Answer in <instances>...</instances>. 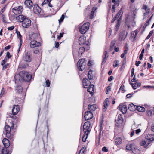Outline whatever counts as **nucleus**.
<instances>
[{"label":"nucleus","instance_id":"bf43d9fd","mask_svg":"<svg viewBox=\"0 0 154 154\" xmlns=\"http://www.w3.org/2000/svg\"><path fill=\"white\" fill-rule=\"evenodd\" d=\"M51 0H45L42 4V5H43L44 4H45L46 3L49 2H50Z\"/></svg>","mask_w":154,"mask_h":154},{"label":"nucleus","instance_id":"5701e85b","mask_svg":"<svg viewBox=\"0 0 154 154\" xmlns=\"http://www.w3.org/2000/svg\"><path fill=\"white\" fill-rule=\"evenodd\" d=\"M130 84L134 90L136 89L137 87H139L141 86L140 83L137 82H136L134 84L132 83H130Z\"/></svg>","mask_w":154,"mask_h":154},{"label":"nucleus","instance_id":"473e14b6","mask_svg":"<svg viewBox=\"0 0 154 154\" xmlns=\"http://www.w3.org/2000/svg\"><path fill=\"white\" fill-rule=\"evenodd\" d=\"M132 152L134 154H140V151L135 146Z\"/></svg>","mask_w":154,"mask_h":154},{"label":"nucleus","instance_id":"9b49d317","mask_svg":"<svg viewBox=\"0 0 154 154\" xmlns=\"http://www.w3.org/2000/svg\"><path fill=\"white\" fill-rule=\"evenodd\" d=\"M26 7L29 9L31 8L33 6V2L31 0H26L24 2Z\"/></svg>","mask_w":154,"mask_h":154},{"label":"nucleus","instance_id":"a878e982","mask_svg":"<svg viewBox=\"0 0 154 154\" xmlns=\"http://www.w3.org/2000/svg\"><path fill=\"white\" fill-rule=\"evenodd\" d=\"M136 106H136L133 103H131L129 105L128 108L130 111H133V110L136 109Z\"/></svg>","mask_w":154,"mask_h":154},{"label":"nucleus","instance_id":"c03bdc74","mask_svg":"<svg viewBox=\"0 0 154 154\" xmlns=\"http://www.w3.org/2000/svg\"><path fill=\"white\" fill-rule=\"evenodd\" d=\"M131 35L133 38H135L137 35V32L135 31L132 32L131 33Z\"/></svg>","mask_w":154,"mask_h":154},{"label":"nucleus","instance_id":"79ce46f5","mask_svg":"<svg viewBox=\"0 0 154 154\" xmlns=\"http://www.w3.org/2000/svg\"><path fill=\"white\" fill-rule=\"evenodd\" d=\"M86 149V148L85 147H82L80 150L79 154H83L85 151Z\"/></svg>","mask_w":154,"mask_h":154},{"label":"nucleus","instance_id":"7c9ffc66","mask_svg":"<svg viewBox=\"0 0 154 154\" xmlns=\"http://www.w3.org/2000/svg\"><path fill=\"white\" fill-rule=\"evenodd\" d=\"M85 51V48L83 47H81L79 49L78 52V55L79 56L81 55Z\"/></svg>","mask_w":154,"mask_h":154},{"label":"nucleus","instance_id":"8fccbe9b","mask_svg":"<svg viewBox=\"0 0 154 154\" xmlns=\"http://www.w3.org/2000/svg\"><path fill=\"white\" fill-rule=\"evenodd\" d=\"M33 51L35 54H38L39 52V50L38 48H35L33 49Z\"/></svg>","mask_w":154,"mask_h":154},{"label":"nucleus","instance_id":"a211bd4d","mask_svg":"<svg viewBox=\"0 0 154 154\" xmlns=\"http://www.w3.org/2000/svg\"><path fill=\"white\" fill-rule=\"evenodd\" d=\"M146 139L149 141V143H150V142L154 140V135L153 134H148L145 137Z\"/></svg>","mask_w":154,"mask_h":154},{"label":"nucleus","instance_id":"cd10ccee","mask_svg":"<svg viewBox=\"0 0 154 154\" xmlns=\"http://www.w3.org/2000/svg\"><path fill=\"white\" fill-rule=\"evenodd\" d=\"M126 35H125V33L124 32H122L121 33L119 37V40H124L126 38Z\"/></svg>","mask_w":154,"mask_h":154},{"label":"nucleus","instance_id":"a19ab883","mask_svg":"<svg viewBox=\"0 0 154 154\" xmlns=\"http://www.w3.org/2000/svg\"><path fill=\"white\" fill-rule=\"evenodd\" d=\"M38 35L37 33H34L32 35L33 39H36L38 37Z\"/></svg>","mask_w":154,"mask_h":154},{"label":"nucleus","instance_id":"e2e57ef3","mask_svg":"<svg viewBox=\"0 0 154 154\" xmlns=\"http://www.w3.org/2000/svg\"><path fill=\"white\" fill-rule=\"evenodd\" d=\"M133 94V93H131L129 94H127L126 95V97L128 98H131L132 96V95Z\"/></svg>","mask_w":154,"mask_h":154},{"label":"nucleus","instance_id":"09e8293b","mask_svg":"<svg viewBox=\"0 0 154 154\" xmlns=\"http://www.w3.org/2000/svg\"><path fill=\"white\" fill-rule=\"evenodd\" d=\"M153 33V31L152 30V31H150V32L149 33V35L146 37V39H149L150 38V36H151V35Z\"/></svg>","mask_w":154,"mask_h":154},{"label":"nucleus","instance_id":"bb28decb","mask_svg":"<svg viewBox=\"0 0 154 154\" xmlns=\"http://www.w3.org/2000/svg\"><path fill=\"white\" fill-rule=\"evenodd\" d=\"M115 144L116 145H120L122 143V139L120 137H117L115 140Z\"/></svg>","mask_w":154,"mask_h":154},{"label":"nucleus","instance_id":"20e7f679","mask_svg":"<svg viewBox=\"0 0 154 154\" xmlns=\"http://www.w3.org/2000/svg\"><path fill=\"white\" fill-rule=\"evenodd\" d=\"M11 128L8 125H6L5 127L4 133H5L6 137L9 139H11L14 137V135L11 133Z\"/></svg>","mask_w":154,"mask_h":154},{"label":"nucleus","instance_id":"052dcab7","mask_svg":"<svg viewBox=\"0 0 154 154\" xmlns=\"http://www.w3.org/2000/svg\"><path fill=\"white\" fill-rule=\"evenodd\" d=\"M102 151L105 152H107L108 151V150L106 147L104 146L102 148Z\"/></svg>","mask_w":154,"mask_h":154},{"label":"nucleus","instance_id":"412c9836","mask_svg":"<svg viewBox=\"0 0 154 154\" xmlns=\"http://www.w3.org/2000/svg\"><path fill=\"white\" fill-rule=\"evenodd\" d=\"M26 17L22 15H20L16 17L17 20L20 22H23L25 19H26Z\"/></svg>","mask_w":154,"mask_h":154},{"label":"nucleus","instance_id":"de8ad7c7","mask_svg":"<svg viewBox=\"0 0 154 154\" xmlns=\"http://www.w3.org/2000/svg\"><path fill=\"white\" fill-rule=\"evenodd\" d=\"M115 44V42L114 41H112L111 42V43L110 46V50L112 49L113 48V46Z\"/></svg>","mask_w":154,"mask_h":154},{"label":"nucleus","instance_id":"2f4dec72","mask_svg":"<svg viewBox=\"0 0 154 154\" xmlns=\"http://www.w3.org/2000/svg\"><path fill=\"white\" fill-rule=\"evenodd\" d=\"M136 109L138 111L143 112L145 111V109L143 107H141L140 106H136Z\"/></svg>","mask_w":154,"mask_h":154},{"label":"nucleus","instance_id":"f03ea898","mask_svg":"<svg viewBox=\"0 0 154 154\" xmlns=\"http://www.w3.org/2000/svg\"><path fill=\"white\" fill-rule=\"evenodd\" d=\"M22 60L26 62H31L32 60V54L31 52L29 51H25L23 55Z\"/></svg>","mask_w":154,"mask_h":154},{"label":"nucleus","instance_id":"c85d7f7f","mask_svg":"<svg viewBox=\"0 0 154 154\" xmlns=\"http://www.w3.org/2000/svg\"><path fill=\"white\" fill-rule=\"evenodd\" d=\"M104 56L105 57L103 58L102 61V64H104L105 63L107 60V58L108 57V55L107 54V52L106 51H105L104 52Z\"/></svg>","mask_w":154,"mask_h":154},{"label":"nucleus","instance_id":"4468645a","mask_svg":"<svg viewBox=\"0 0 154 154\" xmlns=\"http://www.w3.org/2000/svg\"><path fill=\"white\" fill-rule=\"evenodd\" d=\"M79 40V43L80 45L84 44L86 42V37L84 35L81 36Z\"/></svg>","mask_w":154,"mask_h":154},{"label":"nucleus","instance_id":"b1692460","mask_svg":"<svg viewBox=\"0 0 154 154\" xmlns=\"http://www.w3.org/2000/svg\"><path fill=\"white\" fill-rule=\"evenodd\" d=\"M96 109V105L95 104L89 105L88 106V109L90 111H95Z\"/></svg>","mask_w":154,"mask_h":154},{"label":"nucleus","instance_id":"f704fd0d","mask_svg":"<svg viewBox=\"0 0 154 154\" xmlns=\"http://www.w3.org/2000/svg\"><path fill=\"white\" fill-rule=\"evenodd\" d=\"M16 90H17V92L18 93H20L22 92L23 90V89L21 86L19 85L17 87Z\"/></svg>","mask_w":154,"mask_h":154},{"label":"nucleus","instance_id":"1a4fd4ad","mask_svg":"<svg viewBox=\"0 0 154 154\" xmlns=\"http://www.w3.org/2000/svg\"><path fill=\"white\" fill-rule=\"evenodd\" d=\"M41 45V43L35 40L32 41L30 43V47L32 48L39 46Z\"/></svg>","mask_w":154,"mask_h":154},{"label":"nucleus","instance_id":"f3484780","mask_svg":"<svg viewBox=\"0 0 154 154\" xmlns=\"http://www.w3.org/2000/svg\"><path fill=\"white\" fill-rule=\"evenodd\" d=\"M16 33L17 35V37L18 38H19L20 41V44L18 50V52L20 51V49L21 47V46L22 45V36L21 35L20 32L19 31H18L17 30L16 31Z\"/></svg>","mask_w":154,"mask_h":154},{"label":"nucleus","instance_id":"6ab92c4d","mask_svg":"<svg viewBox=\"0 0 154 154\" xmlns=\"http://www.w3.org/2000/svg\"><path fill=\"white\" fill-rule=\"evenodd\" d=\"M135 146L133 144H128L126 146V149L127 150L130 151L131 152H132Z\"/></svg>","mask_w":154,"mask_h":154},{"label":"nucleus","instance_id":"c756f323","mask_svg":"<svg viewBox=\"0 0 154 154\" xmlns=\"http://www.w3.org/2000/svg\"><path fill=\"white\" fill-rule=\"evenodd\" d=\"M131 17L129 15H127L126 16L125 24L127 25V23H129L131 22Z\"/></svg>","mask_w":154,"mask_h":154},{"label":"nucleus","instance_id":"338daca9","mask_svg":"<svg viewBox=\"0 0 154 154\" xmlns=\"http://www.w3.org/2000/svg\"><path fill=\"white\" fill-rule=\"evenodd\" d=\"M94 12H91L90 15V17L91 19H92L93 18L94 16Z\"/></svg>","mask_w":154,"mask_h":154},{"label":"nucleus","instance_id":"680f3d73","mask_svg":"<svg viewBox=\"0 0 154 154\" xmlns=\"http://www.w3.org/2000/svg\"><path fill=\"white\" fill-rule=\"evenodd\" d=\"M11 55H10V53L9 52H7L6 53V57L8 59L10 58L11 57Z\"/></svg>","mask_w":154,"mask_h":154},{"label":"nucleus","instance_id":"f8f14e48","mask_svg":"<svg viewBox=\"0 0 154 154\" xmlns=\"http://www.w3.org/2000/svg\"><path fill=\"white\" fill-rule=\"evenodd\" d=\"M34 12L36 14H39L41 12V9L37 4H36L34 5Z\"/></svg>","mask_w":154,"mask_h":154},{"label":"nucleus","instance_id":"9d476101","mask_svg":"<svg viewBox=\"0 0 154 154\" xmlns=\"http://www.w3.org/2000/svg\"><path fill=\"white\" fill-rule=\"evenodd\" d=\"M93 116L92 113L90 111H88L85 113V120H88L92 119Z\"/></svg>","mask_w":154,"mask_h":154},{"label":"nucleus","instance_id":"4be33fe9","mask_svg":"<svg viewBox=\"0 0 154 154\" xmlns=\"http://www.w3.org/2000/svg\"><path fill=\"white\" fill-rule=\"evenodd\" d=\"M89 81L88 79H83V85L85 88H88Z\"/></svg>","mask_w":154,"mask_h":154},{"label":"nucleus","instance_id":"37998d69","mask_svg":"<svg viewBox=\"0 0 154 154\" xmlns=\"http://www.w3.org/2000/svg\"><path fill=\"white\" fill-rule=\"evenodd\" d=\"M10 67V65L8 63H7L5 64V65H4L3 66V68H2V70H5L8 68Z\"/></svg>","mask_w":154,"mask_h":154},{"label":"nucleus","instance_id":"aec40b11","mask_svg":"<svg viewBox=\"0 0 154 154\" xmlns=\"http://www.w3.org/2000/svg\"><path fill=\"white\" fill-rule=\"evenodd\" d=\"M123 122L122 115V114H119V115L116 123L119 125H120Z\"/></svg>","mask_w":154,"mask_h":154},{"label":"nucleus","instance_id":"5fc2aeb1","mask_svg":"<svg viewBox=\"0 0 154 154\" xmlns=\"http://www.w3.org/2000/svg\"><path fill=\"white\" fill-rule=\"evenodd\" d=\"M118 17H121L123 14V12L121 10H120L118 13Z\"/></svg>","mask_w":154,"mask_h":154},{"label":"nucleus","instance_id":"0e129e2a","mask_svg":"<svg viewBox=\"0 0 154 154\" xmlns=\"http://www.w3.org/2000/svg\"><path fill=\"white\" fill-rule=\"evenodd\" d=\"M115 7V5H113L112 6V13L116 11V8Z\"/></svg>","mask_w":154,"mask_h":154},{"label":"nucleus","instance_id":"864d4df0","mask_svg":"<svg viewBox=\"0 0 154 154\" xmlns=\"http://www.w3.org/2000/svg\"><path fill=\"white\" fill-rule=\"evenodd\" d=\"M118 17H121L123 14V12L121 10H120L118 13Z\"/></svg>","mask_w":154,"mask_h":154},{"label":"nucleus","instance_id":"a18cd8bd","mask_svg":"<svg viewBox=\"0 0 154 154\" xmlns=\"http://www.w3.org/2000/svg\"><path fill=\"white\" fill-rule=\"evenodd\" d=\"M65 18V16L63 14L60 19L58 20L59 22V23H60L61 22H62L63 21V19H64Z\"/></svg>","mask_w":154,"mask_h":154},{"label":"nucleus","instance_id":"4c0bfd02","mask_svg":"<svg viewBox=\"0 0 154 154\" xmlns=\"http://www.w3.org/2000/svg\"><path fill=\"white\" fill-rule=\"evenodd\" d=\"M119 61L115 60L113 62V67L115 68L119 66Z\"/></svg>","mask_w":154,"mask_h":154},{"label":"nucleus","instance_id":"69168bd1","mask_svg":"<svg viewBox=\"0 0 154 154\" xmlns=\"http://www.w3.org/2000/svg\"><path fill=\"white\" fill-rule=\"evenodd\" d=\"M120 20H121V19H120V18L118 20H117L118 22L116 25V27H119V26H120L119 22L120 21Z\"/></svg>","mask_w":154,"mask_h":154},{"label":"nucleus","instance_id":"2eb2a0df","mask_svg":"<svg viewBox=\"0 0 154 154\" xmlns=\"http://www.w3.org/2000/svg\"><path fill=\"white\" fill-rule=\"evenodd\" d=\"M2 143L4 146L6 148H8L10 145L9 141L7 138H4L2 140Z\"/></svg>","mask_w":154,"mask_h":154},{"label":"nucleus","instance_id":"3c124183","mask_svg":"<svg viewBox=\"0 0 154 154\" xmlns=\"http://www.w3.org/2000/svg\"><path fill=\"white\" fill-rule=\"evenodd\" d=\"M111 87L109 86L107 87L106 90V94H108L109 92L111 91Z\"/></svg>","mask_w":154,"mask_h":154},{"label":"nucleus","instance_id":"423d86ee","mask_svg":"<svg viewBox=\"0 0 154 154\" xmlns=\"http://www.w3.org/2000/svg\"><path fill=\"white\" fill-rule=\"evenodd\" d=\"M12 11L15 15H17L21 14L23 11V7L19 6L17 8L16 7L12 9Z\"/></svg>","mask_w":154,"mask_h":154},{"label":"nucleus","instance_id":"393cba45","mask_svg":"<svg viewBox=\"0 0 154 154\" xmlns=\"http://www.w3.org/2000/svg\"><path fill=\"white\" fill-rule=\"evenodd\" d=\"M149 144H150V143L148 142L146 143L145 140H142L140 143V145L141 146H144L145 148L148 147V146Z\"/></svg>","mask_w":154,"mask_h":154},{"label":"nucleus","instance_id":"0eeeda50","mask_svg":"<svg viewBox=\"0 0 154 154\" xmlns=\"http://www.w3.org/2000/svg\"><path fill=\"white\" fill-rule=\"evenodd\" d=\"M23 27L24 28H27L31 25V21L30 19L27 18L25 19L22 23Z\"/></svg>","mask_w":154,"mask_h":154},{"label":"nucleus","instance_id":"13d9d810","mask_svg":"<svg viewBox=\"0 0 154 154\" xmlns=\"http://www.w3.org/2000/svg\"><path fill=\"white\" fill-rule=\"evenodd\" d=\"M64 33H60V35H58L57 37V38L59 40H60L61 38L63 36Z\"/></svg>","mask_w":154,"mask_h":154},{"label":"nucleus","instance_id":"ddd939ff","mask_svg":"<svg viewBox=\"0 0 154 154\" xmlns=\"http://www.w3.org/2000/svg\"><path fill=\"white\" fill-rule=\"evenodd\" d=\"M19 107L18 105H14L12 109V112L13 115L17 114L19 111Z\"/></svg>","mask_w":154,"mask_h":154},{"label":"nucleus","instance_id":"39448f33","mask_svg":"<svg viewBox=\"0 0 154 154\" xmlns=\"http://www.w3.org/2000/svg\"><path fill=\"white\" fill-rule=\"evenodd\" d=\"M90 23L88 22L85 23L82 26L79 28L80 32L82 34H85L89 29Z\"/></svg>","mask_w":154,"mask_h":154},{"label":"nucleus","instance_id":"72a5a7b5","mask_svg":"<svg viewBox=\"0 0 154 154\" xmlns=\"http://www.w3.org/2000/svg\"><path fill=\"white\" fill-rule=\"evenodd\" d=\"M88 77L90 80H92L93 79L94 76L92 74V71L90 70L88 73Z\"/></svg>","mask_w":154,"mask_h":154},{"label":"nucleus","instance_id":"c9c22d12","mask_svg":"<svg viewBox=\"0 0 154 154\" xmlns=\"http://www.w3.org/2000/svg\"><path fill=\"white\" fill-rule=\"evenodd\" d=\"M2 154H9L8 149H3L2 150Z\"/></svg>","mask_w":154,"mask_h":154},{"label":"nucleus","instance_id":"e433bc0d","mask_svg":"<svg viewBox=\"0 0 154 154\" xmlns=\"http://www.w3.org/2000/svg\"><path fill=\"white\" fill-rule=\"evenodd\" d=\"M90 130L91 129H88L87 128L85 129V128H83V131L85 135H88L90 133Z\"/></svg>","mask_w":154,"mask_h":154},{"label":"nucleus","instance_id":"6e6d98bb","mask_svg":"<svg viewBox=\"0 0 154 154\" xmlns=\"http://www.w3.org/2000/svg\"><path fill=\"white\" fill-rule=\"evenodd\" d=\"M45 83L46 84V86L47 87H49L50 85V83L49 82V80H47L45 81Z\"/></svg>","mask_w":154,"mask_h":154},{"label":"nucleus","instance_id":"7ed1b4c3","mask_svg":"<svg viewBox=\"0 0 154 154\" xmlns=\"http://www.w3.org/2000/svg\"><path fill=\"white\" fill-rule=\"evenodd\" d=\"M86 63L85 59L84 58L81 59L79 60L77 63L78 69L80 71H82L85 69Z\"/></svg>","mask_w":154,"mask_h":154},{"label":"nucleus","instance_id":"ea45409f","mask_svg":"<svg viewBox=\"0 0 154 154\" xmlns=\"http://www.w3.org/2000/svg\"><path fill=\"white\" fill-rule=\"evenodd\" d=\"M88 135H85V134H84L82 138L83 142H85L86 141V140L87 138Z\"/></svg>","mask_w":154,"mask_h":154},{"label":"nucleus","instance_id":"6e6552de","mask_svg":"<svg viewBox=\"0 0 154 154\" xmlns=\"http://www.w3.org/2000/svg\"><path fill=\"white\" fill-rule=\"evenodd\" d=\"M118 107L119 109L123 114H125L126 113L127 109L126 105L123 103H121L119 105Z\"/></svg>","mask_w":154,"mask_h":154},{"label":"nucleus","instance_id":"dca6fc26","mask_svg":"<svg viewBox=\"0 0 154 154\" xmlns=\"http://www.w3.org/2000/svg\"><path fill=\"white\" fill-rule=\"evenodd\" d=\"M109 102V99L108 98H106L105 99V100L103 103L104 108L103 109V112H105L107 109L108 106V104Z\"/></svg>","mask_w":154,"mask_h":154},{"label":"nucleus","instance_id":"774afa93","mask_svg":"<svg viewBox=\"0 0 154 154\" xmlns=\"http://www.w3.org/2000/svg\"><path fill=\"white\" fill-rule=\"evenodd\" d=\"M14 28V26H12L8 28L7 29L8 30L11 31L13 30Z\"/></svg>","mask_w":154,"mask_h":154},{"label":"nucleus","instance_id":"58836bf2","mask_svg":"<svg viewBox=\"0 0 154 154\" xmlns=\"http://www.w3.org/2000/svg\"><path fill=\"white\" fill-rule=\"evenodd\" d=\"M91 125V123L89 121H87L85 122L84 125L83 127H86L88 126H90Z\"/></svg>","mask_w":154,"mask_h":154},{"label":"nucleus","instance_id":"f257e3e1","mask_svg":"<svg viewBox=\"0 0 154 154\" xmlns=\"http://www.w3.org/2000/svg\"><path fill=\"white\" fill-rule=\"evenodd\" d=\"M20 78L19 80L20 82L23 81L28 82L32 78L31 75L25 71H22L19 73Z\"/></svg>","mask_w":154,"mask_h":154},{"label":"nucleus","instance_id":"49530a36","mask_svg":"<svg viewBox=\"0 0 154 154\" xmlns=\"http://www.w3.org/2000/svg\"><path fill=\"white\" fill-rule=\"evenodd\" d=\"M7 59L5 57L3 60L1 62V64L2 65H4L5 63L7 62Z\"/></svg>","mask_w":154,"mask_h":154},{"label":"nucleus","instance_id":"603ef678","mask_svg":"<svg viewBox=\"0 0 154 154\" xmlns=\"http://www.w3.org/2000/svg\"><path fill=\"white\" fill-rule=\"evenodd\" d=\"M5 91L4 88H2L1 91V92L0 94V97H2L5 94Z\"/></svg>","mask_w":154,"mask_h":154},{"label":"nucleus","instance_id":"4d7b16f0","mask_svg":"<svg viewBox=\"0 0 154 154\" xmlns=\"http://www.w3.org/2000/svg\"><path fill=\"white\" fill-rule=\"evenodd\" d=\"M147 115L148 116H151L152 114V112L150 110H148L146 111Z\"/></svg>","mask_w":154,"mask_h":154}]
</instances>
